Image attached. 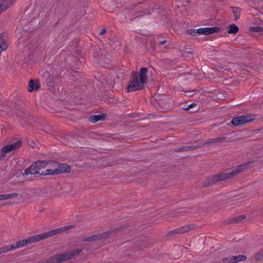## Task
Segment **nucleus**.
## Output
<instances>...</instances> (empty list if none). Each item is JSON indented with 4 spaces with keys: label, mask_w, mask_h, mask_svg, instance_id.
Here are the masks:
<instances>
[{
    "label": "nucleus",
    "mask_w": 263,
    "mask_h": 263,
    "mask_svg": "<svg viewBox=\"0 0 263 263\" xmlns=\"http://www.w3.org/2000/svg\"><path fill=\"white\" fill-rule=\"evenodd\" d=\"M73 228V225H69L59 228L44 233L35 235L31 237L26 238L22 240L17 241L15 246L8 245L10 251L13 250L24 246H27L32 243L38 242L41 240L48 238L51 236L60 234L64 231L70 230Z\"/></svg>",
    "instance_id": "f257e3e1"
},
{
    "label": "nucleus",
    "mask_w": 263,
    "mask_h": 263,
    "mask_svg": "<svg viewBox=\"0 0 263 263\" xmlns=\"http://www.w3.org/2000/svg\"><path fill=\"white\" fill-rule=\"evenodd\" d=\"M147 68L143 67L140 69L138 73L133 72V78L127 88V92H133L143 89L147 81Z\"/></svg>",
    "instance_id": "f03ea898"
},
{
    "label": "nucleus",
    "mask_w": 263,
    "mask_h": 263,
    "mask_svg": "<svg viewBox=\"0 0 263 263\" xmlns=\"http://www.w3.org/2000/svg\"><path fill=\"white\" fill-rule=\"evenodd\" d=\"M246 168V164H241L237 166L234 170L231 172L227 173H221L214 175L209 179V181L207 183L206 185H212L219 181H222L228 178H232Z\"/></svg>",
    "instance_id": "7ed1b4c3"
},
{
    "label": "nucleus",
    "mask_w": 263,
    "mask_h": 263,
    "mask_svg": "<svg viewBox=\"0 0 263 263\" xmlns=\"http://www.w3.org/2000/svg\"><path fill=\"white\" fill-rule=\"evenodd\" d=\"M48 164L44 161H39L35 163L32 164L29 168L25 170V172L23 173V175H27L29 174H39L42 175H51L52 172L51 169L46 168Z\"/></svg>",
    "instance_id": "20e7f679"
},
{
    "label": "nucleus",
    "mask_w": 263,
    "mask_h": 263,
    "mask_svg": "<svg viewBox=\"0 0 263 263\" xmlns=\"http://www.w3.org/2000/svg\"><path fill=\"white\" fill-rule=\"evenodd\" d=\"M82 249H77L65 253L56 254L52 256L54 263H61L78 256L82 252Z\"/></svg>",
    "instance_id": "39448f33"
},
{
    "label": "nucleus",
    "mask_w": 263,
    "mask_h": 263,
    "mask_svg": "<svg viewBox=\"0 0 263 263\" xmlns=\"http://www.w3.org/2000/svg\"><path fill=\"white\" fill-rule=\"evenodd\" d=\"M118 228L111 229L102 234H98L92 235L83 239L84 241H92L98 240H104L110 236H112L115 233Z\"/></svg>",
    "instance_id": "423d86ee"
},
{
    "label": "nucleus",
    "mask_w": 263,
    "mask_h": 263,
    "mask_svg": "<svg viewBox=\"0 0 263 263\" xmlns=\"http://www.w3.org/2000/svg\"><path fill=\"white\" fill-rule=\"evenodd\" d=\"M54 167H57L54 169H51L53 173L51 175H57L63 173H69L71 171L69 165L66 164H58L57 162H52Z\"/></svg>",
    "instance_id": "0eeeda50"
},
{
    "label": "nucleus",
    "mask_w": 263,
    "mask_h": 263,
    "mask_svg": "<svg viewBox=\"0 0 263 263\" xmlns=\"http://www.w3.org/2000/svg\"><path fill=\"white\" fill-rule=\"evenodd\" d=\"M253 119V117L251 116H241L233 118L231 121V123L235 126H238L249 122Z\"/></svg>",
    "instance_id": "6e6552de"
},
{
    "label": "nucleus",
    "mask_w": 263,
    "mask_h": 263,
    "mask_svg": "<svg viewBox=\"0 0 263 263\" xmlns=\"http://www.w3.org/2000/svg\"><path fill=\"white\" fill-rule=\"evenodd\" d=\"M21 144L22 142L20 141H18L16 142L8 144L3 147L1 149V152L2 153L1 157H5L6 154L10 153L13 150L19 148L21 146Z\"/></svg>",
    "instance_id": "1a4fd4ad"
},
{
    "label": "nucleus",
    "mask_w": 263,
    "mask_h": 263,
    "mask_svg": "<svg viewBox=\"0 0 263 263\" xmlns=\"http://www.w3.org/2000/svg\"><path fill=\"white\" fill-rule=\"evenodd\" d=\"M220 28L217 27L200 28L197 29L198 34L209 35L219 32Z\"/></svg>",
    "instance_id": "9d476101"
},
{
    "label": "nucleus",
    "mask_w": 263,
    "mask_h": 263,
    "mask_svg": "<svg viewBox=\"0 0 263 263\" xmlns=\"http://www.w3.org/2000/svg\"><path fill=\"white\" fill-rule=\"evenodd\" d=\"M195 224H190L183 226L180 228L177 229L173 231L171 233L174 234H182L190 232L191 230H193L195 228Z\"/></svg>",
    "instance_id": "9b49d317"
},
{
    "label": "nucleus",
    "mask_w": 263,
    "mask_h": 263,
    "mask_svg": "<svg viewBox=\"0 0 263 263\" xmlns=\"http://www.w3.org/2000/svg\"><path fill=\"white\" fill-rule=\"evenodd\" d=\"M8 39L6 34H0V52L6 50L8 47Z\"/></svg>",
    "instance_id": "f8f14e48"
},
{
    "label": "nucleus",
    "mask_w": 263,
    "mask_h": 263,
    "mask_svg": "<svg viewBox=\"0 0 263 263\" xmlns=\"http://www.w3.org/2000/svg\"><path fill=\"white\" fill-rule=\"evenodd\" d=\"M16 0H0V13L6 10Z\"/></svg>",
    "instance_id": "ddd939ff"
},
{
    "label": "nucleus",
    "mask_w": 263,
    "mask_h": 263,
    "mask_svg": "<svg viewBox=\"0 0 263 263\" xmlns=\"http://www.w3.org/2000/svg\"><path fill=\"white\" fill-rule=\"evenodd\" d=\"M40 86L39 81L31 80L28 84V91L31 92L32 91H36L39 89Z\"/></svg>",
    "instance_id": "4468645a"
},
{
    "label": "nucleus",
    "mask_w": 263,
    "mask_h": 263,
    "mask_svg": "<svg viewBox=\"0 0 263 263\" xmlns=\"http://www.w3.org/2000/svg\"><path fill=\"white\" fill-rule=\"evenodd\" d=\"M232 12L235 16V20H237L240 18L241 10L239 8L236 7H231Z\"/></svg>",
    "instance_id": "2eb2a0df"
},
{
    "label": "nucleus",
    "mask_w": 263,
    "mask_h": 263,
    "mask_svg": "<svg viewBox=\"0 0 263 263\" xmlns=\"http://www.w3.org/2000/svg\"><path fill=\"white\" fill-rule=\"evenodd\" d=\"M104 119V116L102 115H95L92 116L89 118V121L91 123H96L101 120H102Z\"/></svg>",
    "instance_id": "dca6fc26"
},
{
    "label": "nucleus",
    "mask_w": 263,
    "mask_h": 263,
    "mask_svg": "<svg viewBox=\"0 0 263 263\" xmlns=\"http://www.w3.org/2000/svg\"><path fill=\"white\" fill-rule=\"evenodd\" d=\"M234 263H237L240 261H245L247 259V256L244 255H239L233 256Z\"/></svg>",
    "instance_id": "f3484780"
},
{
    "label": "nucleus",
    "mask_w": 263,
    "mask_h": 263,
    "mask_svg": "<svg viewBox=\"0 0 263 263\" xmlns=\"http://www.w3.org/2000/svg\"><path fill=\"white\" fill-rule=\"evenodd\" d=\"M238 30V27L236 25L232 24L229 26L228 32L230 34H236Z\"/></svg>",
    "instance_id": "a211bd4d"
},
{
    "label": "nucleus",
    "mask_w": 263,
    "mask_h": 263,
    "mask_svg": "<svg viewBox=\"0 0 263 263\" xmlns=\"http://www.w3.org/2000/svg\"><path fill=\"white\" fill-rule=\"evenodd\" d=\"M3 196L4 200H7L17 197L18 196V194L16 193H13L10 194H3Z\"/></svg>",
    "instance_id": "6ab92c4d"
},
{
    "label": "nucleus",
    "mask_w": 263,
    "mask_h": 263,
    "mask_svg": "<svg viewBox=\"0 0 263 263\" xmlns=\"http://www.w3.org/2000/svg\"><path fill=\"white\" fill-rule=\"evenodd\" d=\"M223 263H234L233 256H229L223 258L222 259Z\"/></svg>",
    "instance_id": "aec40b11"
},
{
    "label": "nucleus",
    "mask_w": 263,
    "mask_h": 263,
    "mask_svg": "<svg viewBox=\"0 0 263 263\" xmlns=\"http://www.w3.org/2000/svg\"><path fill=\"white\" fill-rule=\"evenodd\" d=\"M255 259L256 260H262L263 254L262 252H259L255 254Z\"/></svg>",
    "instance_id": "412c9836"
},
{
    "label": "nucleus",
    "mask_w": 263,
    "mask_h": 263,
    "mask_svg": "<svg viewBox=\"0 0 263 263\" xmlns=\"http://www.w3.org/2000/svg\"><path fill=\"white\" fill-rule=\"evenodd\" d=\"M225 139H226V138L224 137H218V138L213 139L212 140V143H217V142H222V141H224Z\"/></svg>",
    "instance_id": "4be33fe9"
},
{
    "label": "nucleus",
    "mask_w": 263,
    "mask_h": 263,
    "mask_svg": "<svg viewBox=\"0 0 263 263\" xmlns=\"http://www.w3.org/2000/svg\"><path fill=\"white\" fill-rule=\"evenodd\" d=\"M10 251L9 246H6L0 248V255L2 253H7Z\"/></svg>",
    "instance_id": "5701e85b"
},
{
    "label": "nucleus",
    "mask_w": 263,
    "mask_h": 263,
    "mask_svg": "<svg viewBox=\"0 0 263 263\" xmlns=\"http://www.w3.org/2000/svg\"><path fill=\"white\" fill-rule=\"evenodd\" d=\"M250 30L253 32H259L262 31V28L259 26L252 27Z\"/></svg>",
    "instance_id": "b1692460"
},
{
    "label": "nucleus",
    "mask_w": 263,
    "mask_h": 263,
    "mask_svg": "<svg viewBox=\"0 0 263 263\" xmlns=\"http://www.w3.org/2000/svg\"><path fill=\"white\" fill-rule=\"evenodd\" d=\"M245 216L244 215H241V216H240L239 217L236 218L235 220H234V222L235 223H238L240 221H242V220L245 219Z\"/></svg>",
    "instance_id": "393cba45"
},
{
    "label": "nucleus",
    "mask_w": 263,
    "mask_h": 263,
    "mask_svg": "<svg viewBox=\"0 0 263 263\" xmlns=\"http://www.w3.org/2000/svg\"><path fill=\"white\" fill-rule=\"evenodd\" d=\"M187 33L191 35H195L197 34V29H189L187 30Z\"/></svg>",
    "instance_id": "a878e982"
},
{
    "label": "nucleus",
    "mask_w": 263,
    "mask_h": 263,
    "mask_svg": "<svg viewBox=\"0 0 263 263\" xmlns=\"http://www.w3.org/2000/svg\"><path fill=\"white\" fill-rule=\"evenodd\" d=\"M40 263H54L53 258L52 256L50 258H49L48 259L44 260L43 261H42Z\"/></svg>",
    "instance_id": "bb28decb"
},
{
    "label": "nucleus",
    "mask_w": 263,
    "mask_h": 263,
    "mask_svg": "<svg viewBox=\"0 0 263 263\" xmlns=\"http://www.w3.org/2000/svg\"><path fill=\"white\" fill-rule=\"evenodd\" d=\"M196 105L195 104V103H192L189 105H187V107H184L183 109H185V110H190L191 108H192V107H193L194 106H196Z\"/></svg>",
    "instance_id": "cd10ccee"
},
{
    "label": "nucleus",
    "mask_w": 263,
    "mask_h": 263,
    "mask_svg": "<svg viewBox=\"0 0 263 263\" xmlns=\"http://www.w3.org/2000/svg\"><path fill=\"white\" fill-rule=\"evenodd\" d=\"M106 32V29H102V30L99 32V34H100V35L103 34L105 33Z\"/></svg>",
    "instance_id": "c85d7f7f"
},
{
    "label": "nucleus",
    "mask_w": 263,
    "mask_h": 263,
    "mask_svg": "<svg viewBox=\"0 0 263 263\" xmlns=\"http://www.w3.org/2000/svg\"><path fill=\"white\" fill-rule=\"evenodd\" d=\"M4 200L3 194L0 195V201Z\"/></svg>",
    "instance_id": "c756f323"
},
{
    "label": "nucleus",
    "mask_w": 263,
    "mask_h": 263,
    "mask_svg": "<svg viewBox=\"0 0 263 263\" xmlns=\"http://www.w3.org/2000/svg\"><path fill=\"white\" fill-rule=\"evenodd\" d=\"M185 148V147H183V148H182L178 149L177 151H178V152H181V151H184Z\"/></svg>",
    "instance_id": "7c9ffc66"
},
{
    "label": "nucleus",
    "mask_w": 263,
    "mask_h": 263,
    "mask_svg": "<svg viewBox=\"0 0 263 263\" xmlns=\"http://www.w3.org/2000/svg\"><path fill=\"white\" fill-rule=\"evenodd\" d=\"M165 42H166V41H165V40H164V41H161V42H160V44H161V45H163V44H164Z\"/></svg>",
    "instance_id": "2f4dec72"
},
{
    "label": "nucleus",
    "mask_w": 263,
    "mask_h": 263,
    "mask_svg": "<svg viewBox=\"0 0 263 263\" xmlns=\"http://www.w3.org/2000/svg\"><path fill=\"white\" fill-rule=\"evenodd\" d=\"M181 213H182V212L179 211V212H177L176 214H178V216H180V215H181Z\"/></svg>",
    "instance_id": "473e14b6"
}]
</instances>
